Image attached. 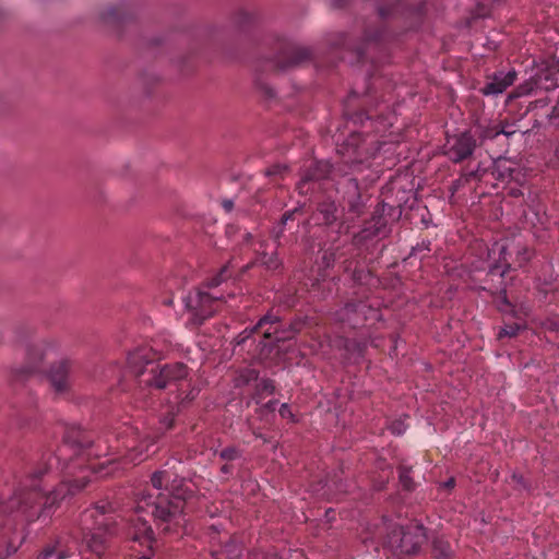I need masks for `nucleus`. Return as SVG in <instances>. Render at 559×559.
<instances>
[{
    "instance_id": "nucleus-9",
    "label": "nucleus",
    "mask_w": 559,
    "mask_h": 559,
    "mask_svg": "<svg viewBox=\"0 0 559 559\" xmlns=\"http://www.w3.org/2000/svg\"><path fill=\"white\" fill-rule=\"evenodd\" d=\"M476 147V141L468 132L449 138L445 144V154L454 163L469 157Z\"/></svg>"
},
{
    "instance_id": "nucleus-14",
    "label": "nucleus",
    "mask_w": 559,
    "mask_h": 559,
    "mask_svg": "<svg viewBox=\"0 0 559 559\" xmlns=\"http://www.w3.org/2000/svg\"><path fill=\"white\" fill-rule=\"evenodd\" d=\"M558 69L555 64L542 63L534 75V83L537 88L550 91L557 87Z\"/></svg>"
},
{
    "instance_id": "nucleus-12",
    "label": "nucleus",
    "mask_w": 559,
    "mask_h": 559,
    "mask_svg": "<svg viewBox=\"0 0 559 559\" xmlns=\"http://www.w3.org/2000/svg\"><path fill=\"white\" fill-rule=\"evenodd\" d=\"M155 356L147 347L136 348L128 355V368L134 376H142L147 366L154 365Z\"/></svg>"
},
{
    "instance_id": "nucleus-17",
    "label": "nucleus",
    "mask_w": 559,
    "mask_h": 559,
    "mask_svg": "<svg viewBox=\"0 0 559 559\" xmlns=\"http://www.w3.org/2000/svg\"><path fill=\"white\" fill-rule=\"evenodd\" d=\"M491 252L499 253V261L497 263H493L490 265L489 274L499 275L500 277H502L510 269V264L508 263V260H507V255L509 254L508 249L502 243H495V246L491 249Z\"/></svg>"
},
{
    "instance_id": "nucleus-25",
    "label": "nucleus",
    "mask_w": 559,
    "mask_h": 559,
    "mask_svg": "<svg viewBox=\"0 0 559 559\" xmlns=\"http://www.w3.org/2000/svg\"><path fill=\"white\" fill-rule=\"evenodd\" d=\"M522 326L518 323L506 324L499 332L498 337L502 338L504 336L513 337L518 334Z\"/></svg>"
},
{
    "instance_id": "nucleus-8",
    "label": "nucleus",
    "mask_w": 559,
    "mask_h": 559,
    "mask_svg": "<svg viewBox=\"0 0 559 559\" xmlns=\"http://www.w3.org/2000/svg\"><path fill=\"white\" fill-rule=\"evenodd\" d=\"M278 322V317L273 314H265L262 317L259 322L252 328V329H246L243 330L236 338V344L241 345L246 342L247 338L251 336L253 332H255L259 329L264 328V325L270 324L267 329L263 331V340L260 342V345L262 346V349L270 347L273 342H280L288 336H284L280 334L277 326H274Z\"/></svg>"
},
{
    "instance_id": "nucleus-1",
    "label": "nucleus",
    "mask_w": 559,
    "mask_h": 559,
    "mask_svg": "<svg viewBox=\"0 0 559 559\" xmlns=\"http://www.w3.org/2000/svg\"><path fill=\"white\" fill-rule=\"evenodd\" d=\"M152 485L158 490L156 497L143 493L136 501V519L132 520V539L152 542L153 531L143 513H151L164 533H175L186 524L183 513L186 500L192 493L183 478L170 469H160L152 475Z\"/></svg>"
},
{
    "instance_id": "nucleus-24",
    "label": "nucleus",
    "mask_w": 559,
    "mask_h": 559,
    "mask_svg": "<svg viewBox=\"0 0 559 559\" xmlns=\"http://www.w3.org/2000/svg\"><path fill=\"white\" fill-rule=\"evenodd\" d=\"M219 457L224 461L230 462L241 457V452L235 447H228L219 452Z\"/></svg>"
},
{
    "instance_id": "nucleus-35",
    "label": "nucleus",
    "mask_w": 559,
    "mask_h": 559,
    "mask_svg": "<svg viewBox=\"0 0 559 559\" xmlns=\"http://www.w3.org/2000/svg\"><path fill=\"white\" fill-rule=\"evenodd\" d=\"M515 133H516V129L512 124H506V126L499 127V135L503 134L507 138H510Z\"/></svg>"
},
{
    "instance_id": "nucleus-28",
    "label": "nucleus",
    "mask_w": 559,
    "mask_h": 559,
    "mask_svg": "<svg viewBox=\"0 0 559 559\" xmlns=\"http://www.w3.org/2000/svg\"><path fill=\"white\" fill-rule=\"evenodd\" d=\"M288 173V167L285 166V165H274V166H271L269 167L266 170H265V175L267 177H276V176H280V177H284L285 174Z\"/></svg>"
},
{
    "instance_id": "nucleus-49",
    "label": "nucleus",
    "mask_w": 559,
    "mask_h": 559,
    "mask_svg": "<svg viewBox=\"0 0 559 559\" xmlns=\"http://www.w3.org/2000/svg\"><path fill=\"white\" fill-rule=\"evenodd\" d=\"M138 559H151V558L147 557V556H142V557L138 558Z\"/></svg>"
},
{
    "instance_id": "nucleus-6",
    "label": "nucleus",
    "mask_w": 559,
    "mask_h": 559,
    "mask_svg": "<svg viewBox=\"0 0 559 559\" xmlns=\"http://www.w3.org/2000/svg\"><path fill=\"white\" fill-rule=\"evenodd\" d=\"M219 297L202 289L190 292L185 298V308L189 314L188 322L193 325L203 323L216 310Z\"/></svg>"
},
{
    "instance_id": "nucleus-18",
    "label": "nucleus",
    "mask_w": 559,
    "mask_h": 559,
    "mask_svg": "<svg viewBox=\"0 0 559 559\" xmlns=\"http://www.w3.org/2000/svg\"><path fill=\"white\" fill-rule=\"evenodd\" d=\"M332 171V166L329 162H316L313 166L304 175L300 182V188L308 181L321 180L328 177Z\"/></svg>"
},
{
    "instance_id": "nucleus-21",
    "label": "nucleus",
    "mask_w": 559,
    "mask_h": 559,
    "mask_svg": "<svg viewBox=\"0 0 559 559\" xmlns=\"http://www.w3.org/2000/svg\"><path fill=\"white\" fill-rule=\"evenodd\" d=\"M319 212L322 214L324 223L330 225L337 219V206L335 202L326 201L320 204Z\"/></svg>"
},
{
    "instance_id": "nucleus-44",
    "label": "nucleus",
    "mask_w": 559,
    "mask_h": 559,
    "mask_svg": "<svg viewBox=\"0 0 559 559\" xmlns=\"http://www.w3.org/2000/svg\"><path fill=\"white\" fill-rule=\"evenodd\" d=\"M230 471H231V466H230L229 464H224V465L222 466V472H223L224 474H228V473H230Z\"/></svg>"
},
{
    "instance_id": "nucleus-36",
    "label": "nucleus",
    "mask_w": 559,
    "mask_h": 559,
    "mask_svg": "<svg viewBox=\"0 0 559 559\" xmlns=\"http://www.w3.org/2000/svg\"><path fill=\"white\" fill-rule=\"evenodd\" d=\"M280 414L284 418H288V417L293 416V414L290 412V408H289V406L287 404H282V406L280 408Z\"/></svg>"
},
{
    "instance_id": "nucleus-19",
    "label": "nucleus",
    "mask_w": 559,
    "mask_h": 559,
    "mask_svg": "<svg viewBox=\"0 0 559 559\" xmlns=\"http://www.w3.org/2000/svg\"><path fill=\"white\" fill-rule=\"evenodd\" d=\"M364 308V305L348 304L338 312L337 317L341 321L348 322L353 326H356L359 323L356 317L358 313L362 312Z\"/></svg>"
},
{
    "instance_id": "nucleus-37",
    "label": "nucleus",
    "mask_w": 559,
    "mask_h": 559,
    "mask_svg": "<svg viewBox=\"0 0 559 559\" xmlns=\"http://www.w3.org/2000/svg\"><path fill=\"white\" fill-rule=\"evenodd\" d=\"M199 391L197 389H192L188 394H186L185 397H181L180 403L192 401L197 395Z\"/></svg>"
},
{
    "instance_id": "nucleus-48",
    "label": "nucleus",
    "mask_w": 559,
    "mask_h": 559,
    "mask_svg": "<svg viewBox=\"0 0 559 559\" xmlns=\"http://www.w3.org/2000/svg\"><path fill=\"white\" fill-rule=\"evenodd\" d=\"M171 302H173V300H171V299H167V300H165V305H168V306H169V305H171Z\"/></svg>"
},
{
    "instance_id": "nucleus-7",
    "label": "nucleus",
    "mask_w": 559,
    "mask_h": 559,
    "mask_svg": "<svg viewBox=\"0 0 559 559\" xmlns=\"http://www.w3.org/2000/svg\"><path fill=\"white\" fill-rule=\"evenodd\" d=\"M150 377L144 380L148 386L165 389L173 383L183 381L188 374L187 367L181 362L165 365L160 368L152 367Z\"/></svg>"
},
{
    "instance_id": "nucleus-29",
    "label": "nucleus",
    "mask_w": 559,
    "mask_h": 559,
    "mask_svg": "<svg viewBox=\"0 0 559 559\" xmlns=\"http://www.w3.org/2000/svg\"><path fill=\"white\" fill-rule=\"evenodd\" d=\"M499 135V127L484 128L479 134L481 140H492Z\"/></svg>"
},
{
    "instance_id": "nucleus-4",
    "label": "nucleus",
    "mask_w": 559,
    "mask_h": 559,
    "mask_svg": "<svg viewBox=\"0 0 559 559\" xmlns=\"http://www.w3.org/2000/svg\"><path fill=\"white\" fill-rule=\"evenodd\" d=\"M111 510L109 503L102 502L85 512V520H92L93 524L87 527L88 533L84 535V544L88 550L98 556L104 552L109 537L114 534L115 521L109 515Z\"/></svg>"
},
{
    "instance_id": "nucleus-34",
    "label": "nucleus",
    "mask_w": 559,
    "mask_h": 559,
    "mask_svg": "<svg viewBox=\"0 0 559 559\" xmlns=\"http://www.w3.org/2000/svg\"><path fill=\"white\" fill-rule=\"evenodd\" d=\"M516 254H518V261H519L520 266H522L531 258V252L525 247L519 248Z\"/></svg>"
},
{
    "instance_id": "nucleus-27",
    "label": "nucleus",
    "mask_w": 559,
    "mask_h": 559,
    "mask_svg": "<svg viewBox=\"0 0 559 559\" xmlns=\"http://www.w3.org/2000/svg\"><path fill=\"white\" fill-rule=\"evenodd\" d=\"M400 481L402 484V486L407 489V490H411L413 489L414 487V484H413V480L409 476V469L406 468V467H401L400 468Z\"/></svg>"
},
{
    "instance_id": "nucleus-42",
    "label": "nucleus",
    "mask_w": 559,
    "mask_h": 559,
    "mask_svg": "<svg viewBox=\"0 0 559 559\" xmlns=\"http://www.w3.org/2000/svg\"><path fill=\"white\" fill-rule=\"evenodd\" d=\"M307 57H308V53L306 51H302V52H300V56L298 58H296L293 62L294 63H299L300 61H302Z\"/></svg>"
},
{
    "instance_id": "nucleus-20",
    "label": "nucleus",
    "mask_w": 559,
    "mask_h": 559,
    "mask_svg": "<svg viewBox=\"0 0 559 559\" xmlns=\"http://www.w3.org/2000/svg\"><path fill=\"white\" fill-rule=\"evenodd\" d=\"M254 263H260L269 270H276L281 265V261L276 252L266 253L265 251H258V257Z\"/></svg>"
},
{
    "instance_id": "nucleus-33",
    "label": "nucleus",
    "mask_w": 559,
    "mask_h": 559,
    "mask_svg": "<svg viewBox=\"0 0 559 559\" xmlns=\"http://www.w3.org/2000/svg\"><path fill=\"white\" fill-rule=\"evenodd\" d=\"M406 425L402 420L394 421L390 426L392 433L397 436L403 435L406 431Z\"/></svg>"
},
{
    "instance_id": "nucleus-15",
    "label": "nucleus",
    "mask_w": 559,
    "mask_h": 559,
    "mask_svg": "<svg viewBox=\"0 0 559 559\" xmlns=\"http://www.w3.org/2000/svg\"><path fill=\"white\" fill-rule=\"evenodd\" d=\"M88 481V476L85 474L78 477L73 481H62L60 486L49 495L47 500L51 501V503H55L57 500H62L67 495H73L76 491L83 489Z\"/></svg>"
},
{
    "instance_id": "nucleus-47",
    "label": "nucleus",
    "mask_w": 559,
    "mask_h": 559,
    "mask_svg": "<svg viewBox=\"0 0 559 559\" xmlns=\"http://www.w3.org/2000/svg\"><path fill=\"white\" fill-rule=\"evenodd\" d=\"M324 259L328 260L326 265H330V262L334 260L332 255L328 259L326 254L324 255Z\"/></svg>"
},
{
    "instance_id": "nucleus-46",
    "label": "nucleus",
    "mask_w": 559,
    "mask_h": 559,
    "mask_svg": "<svg viewBox=\"0 0 559 559\" xmlns=\"http://www.w3.org/2000/svg\"><path fill=\"white\" fill-rule=\"evenodd\" d=\"M341 228L347 231L349 229V225H347L346 222H343Z\"/></svg>"
},
{
    "instance_id": "nucleus-11",
    "label": "nucleus",
    "mask_w": 559,
    "mask_h": 559,
    "mask_svg": "<svg viewBox=\"0 0 559 559\" xmlns=\"http://www.w3.org/2000/svg\"><path fill=\"white\" fill-rule=\"evenodd\" d=\"M343 202L347 206V214L350 219L359 217L364 212L358 182L355 178H346L342 182Z\"/></svg>"
},
{
    "instance_id": "nucleus-23",
    "label": "nucleus",
    "mask_w": 559,
    "mask_h": 559,
    "mask_svg": "<svg viewBox=\"0 0 559 559\" xmlns=\"http://www.w3.org/2000/svg\"><path fill=\"white\" fill-rule=\"evenodd\" d=\"M55 348H56V346L53 343L43 341V342L37 343L35 345L34 349L38 353L39 359H43L46 356H48L49 353L55 352Z\"/></svg>"
},
{
    "instance_id": "nucleus-32",
    "label": "nucleus",
    "mask_w": 559,
    "mask_h": 559,
    "mask_svg": "<svg viewBox=\"0 0 559 559\" xmlns=\"http://www.w3.org/2000/svg\"><path fill=\"white\" fill-rule=\"evenodd\" d=\"M228 267H229L228 265L223 266L221 272L210 281L209 286H211V287L218 286L226 277L225 274L227 273Z\"/></svg>"
},
{
    "instance_id": "nucleus-31",
    "label": "nucleus",
    "mask_w": 559,
    "mask_h": 559,
    "mask_svg": "<svg viewBox=\"0 0 559 559\" xmlns=\"http://www.w3.org/2000/svg\"><path fill=\"white\" fill-rule=\"evenodd\" d=\"M258 391L261 392V393H273L275 386H274V383L273 381L269 380V379H262L259 383H258Z\"/></svg>"
},
{
    "instance_id": "nucleus-30",
    "label": "nucleus",
    "mask_w": 559,
    "mask_h": 559,
    "mask_svg": "<svg viewBox=\"0 0 559 559\" xmlns=\"http://www.w3.org/2000/svg\"><path fill=\"white\" fill-rule=\"evenodd\" d=\"M435 549L436 551H439V555H437V559H449L451 555V549L448 545H444L441 542L435 543Z\"/></svg>"
},
{
    "instance_id": "nucleus-39",
    "label": "nucleus",
    "mask_w": 559,
    "mask_h": 559,
    "mask_svg": "<svg viewBox=\"0 0 559 559\" xmlns=\"http://www.w3.org/2000/svg\"><path fill=\"white\" fill-rule=\"evenodd\" d=\"M222 205L226 212H230L234 207V202L231 200H224Z\"/></svg>"
},
{
    "instance_id": "nucleus-3",
    "label": "nucleus",
    "mask_w": 559,
    "mask_h": 559,
    "mask_svg": "<svg viewBox=\"0 0 559 559\" xmlns=\"http://www.w3.org/2000/svg\"><path fill=\"white\" fill-rule=\"evenodd\" d=\"M380 533L384 535L382 548L391 554L392 559H401L403 555L417 552L427 538L424 526L417 523L406 528L395 522L384 523Z\"/></svg>"
},
{
    "instance_id": "nucleus-10",
    "label": "nucleus",
    "mask_w": 559,
    "mask_h": 559,
    "mask_svg": "<svg viewBox=\"0 0 559 559\" xmlns=\"http://www.w3.org/2000/svg\"><path fill=\"white\" fill-rule=\"evenodd\" d=\"M72 371L73 362L69 359H61L51 366L48 378L56 394L62 395L70 390V373Z\"/></svg>"
},
{
    "instance_id": "nucleus-16",
    "label": "nucleus",
    "mask_w": 559,
    "mask_h": 559,
    "mask_svg": "<svg viewBox=\"0 0 559 559\" xmlns=\"http://www.w3.org/2000/svg\"><path fill=\"white\" fill-rule=\"evenodd\" d=\"M79 550V546L76 542L71 540L61 545L58 543V546H49L45 548L37 557V559H67L70 558Z\"/></svg>"
},
{
    "instance_id": "nucleus-5",
    "label": "nucleus",
    "mask_w": 559,
    "mask_h": 559,
    "mask_svg": "<svg viewBox=\"0 0 559 559\" xmlns=\"http://www.w3.org/2000/svg\"><path fill=\"white\" fill-rule=\"evenodd\" d=\"M26 484H21L0 502V518H7L14 523L33 521L31 513L34 492L26 491Z\"/></svg>"
},
{
    "instance_id": "nucleus-41",
    "label": "nucleus",
    "mask_w": 559,
    "mask_h": 559,
    "mask_svg": "<svg viewBox=\"0 0 559 559\" xmlns=\"http://www.w3.org/2000/svg\"><path fill=\"white\" fill-rule=\"evenodd\" d=\"M43 474H44V471L40 469L37 473H35L34 475H32V478H37V477H39ZM31 481H33V479H31ZM31 486H32L33 490L37 489V485L36 484L32 483Z\"/></svg>"
},
{
    "instance_id": "nucleus-2",
    "label": "nucleus",
    "mask_w": 559,
    "mask_h": 559,
    "mask_svg": "<svg viewBox=\"0 0 559 559\" xmlns=\"http://www.w3.org/2000/svg\"><path fill=\"white\" fill-rule=\"evenodd\" d=\"M154 444L155 438L150 435L142 436L138 428L126 426L117 432L115 440L106 447L105 451L102 450L100 440L94 449V445L84 437L68 436L63 445L59 448L56 460L58 462L66 461L70 454L90 459L91 456L118 453L120 448L126 449L127 453L122 463L117 459H110L97 465L88 466V469L105 477L115 474L128 464H138L144 461L151 453H154V450L151 451Z\"/></svg>"
},
{
    "instance_id": "nucleus-40",
    "label": "nucleus",
    "mask_w": 559,
    "mask_h": 559,
    "mask_svg": "<svg viewBox=\"0 0 559 559\" xmlns=\"http://www.w3.org/2000/svg\"><path fill=\"white\" fill-rule=\"evenodd\" d=\"M294 212H287L282 217V224H286L287 221L292 219Z\"/></svg>"
},
{
    "instance_id": "nucleus-26",
    "label": "nucleus",
    "mask_w": 559,
    "mask_h": 559,
    "mask_svg": "<svg viewBox=\"0 0 559 559\" xmlns=\"http://www.w3.org/2000/svg\"><path fill=\"white\" fill-rule=\"evenodd\" d=\"M257 379H258V373H257L255 370H253V369H246L237 378V384L238 385L247 384L250 381L257 380Z\"/></svg>"
},
{
    "instance_id": "nucleus-38",
    "label": "nucleus",
    "mask_w": 559,
    "mask_h": 559,
    "mask_svg": "<svg viewBox=\"0 0 559 559\" xmlns=\"http://www.w3.org/2000/svg\"><path fill=\"white\" fill-rule=\"evenodd\" d=\"M173 421H174V416L173 415H167L166 417H164V419L162 420V425L166 428V429H169L171 426H173Z\"/></svg>"
},
{
    "instance_id": "nucleus-13",
    "label": "nucleus",
    "mask_w": 559,
    "mask_h": 559,
    "mask_svg": "<svg viewBox=\"0 0 559 559\" xmlns=\"http://www.w3.org/2000/svg\"><path fill=\"white\" fill-rule=\"evenodd\" d=\"M515 78V71L495 73L481 88V92L484 95H499L514 83Z\"/></svg>"
},
{
    "instance_id": "nucleus-43",
    "label": "nucleus",
    "mask_w": 559,
    "mask_h": 559,
    "mask_svg": "<svg viewBox=\"0 0 559 559\" xmlns=\"http://www.w3.org/2000/svg\"><path fill=\"white\" fill-rule=\"evenodd\" d=\"M442 486L445 488H452L454 486V479L450 478L449 480L444 481Z\"/></svg>"
},
{
    "instance_id": "nucleus-45",
    "label": "nucleus",
    "mask_w": 559,
    "mask_h": 559,
    "mask_svg": "<svg viewBox=\"0 0 559 559\" xmlns=\"http://www.w3.org/2000/svg\"><path fill=\"white\" fill-rule=\"evenodd\" d=\"M275 405H276V401H270L266 403V407L270 408V409H274L275 408Z\"/></svg>"
},
{
    "instance_id": "nucleus-22",
    "label": "nucleus",
    "mask_w": 559,
    "mask_h": 559,
    "mask_svg": "<svg viewBox=\"0 0 559 559\" xmlns=\"http://www.w3.org/2000/svg\"><path fill=\"white\" fill-rule=\"evenodd\" d=\"M123 16H124V13H123L122 9L119 7H109V8L105 9L100 15L102 20L108 24L116 23V22L122 20Z\"/></svg>"
}]
</instances>
